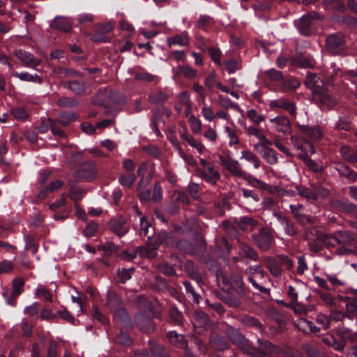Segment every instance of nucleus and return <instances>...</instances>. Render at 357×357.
<instances>
[{
    "mask_svg": "<svg viewBox=\"0 0 357 357\" xmlns=\"http://www.w3.org/2000/svg\"><path fill=\"white\" fill-rule=\"evenodd\" d=\"M330 241L334 244L340 245L336 250L338 255H344L354 253L356 251V246L354 243L356 237L353 232L350 231H338L333 236H329Z\"/></svg>",
    "mask_w": 357,
    "mask_h": 357,
    "instance_id": "obj_1",
    "label": "nucleus"
},
{
    "mask_svg": "<svg viewBox=\"0 0 357 357\" xmlns=\"http://www.w3.org/2000/svg\"><path fill=\"white\" fill-rule=\"evenodd\" d=\"M326 50L333 56L346 54L347 50V36L342 32L329 34L326 38Z\"/></svg>",
    "mask_w": 357,
    "mask_h": 357,
    "instance_id": "obj_2",
    "label": "nucleus"
},
{
    "mask_svg": "<svg viewBox=\"0 0 357 357\" xmlns=\"http://www.w3.org/2000/svg\"><path fill=\"white\" fill-rule=\"evenodd\" d=\"M199 162L202 167L196 168L197 176L206 182L215 185L220 179V174L215 169V165L204 158H200Z\"/></svg>",
    "mask_w": 357,
    "mask_h": 357,
    "instance_id": "obj_3",
    "label": "nucleus"
},
{
    "mask_svg": "<svg viewBox=\"0 0 357 357\" xmlns=\"http://www.w3.org/2000/svg\"><path fill=\"white\" fill-rule=\"evenodd\" d=\"M225 333L230 341L244 353L252 355L256 351L255 347L238 330L229 326L226 328Z\"/></svg>",
    "mask_w": 357,
    "mask_h": 357,
    "instance_id": "obj_4",
    "label": "nucleus"
},
{
    "mask_svg": "<svg viewBox=\"0 0 357 357\" xmlns=\"http://www.w3.org/2000/svg\"><path fill=\"white\" fill-rule=\"evenodd\" d=\"M192 324L195 333L199 335H205L208 331H211L214 329L213 321L206 313L201 310H197L194 312Z\"/></svg>",
    "mask_w": 357,
    "mask_h": 357,
    "instance_id": "obj_5",
    "label": "nucleus"
},
{
    "mask_svg": "<svg viewBox=\"0 0 357 357\" xmlns=\"http://www.w3.org/2000/svg\"><path fill=\"white\" fill-rule=\"evenodd\" d=\"M252 239L259 250L266 252L271 249L275 241L273 230L268 227H261L252 235Z\"/></svg>",
    "mask_w": 357,
    "mask_h": 357,
    "instance_id": "obj_6",
    "label": "nucleus"
},
{
    "mask_svg": "<svg viewBox=\"0 0 357 357\" xmlns=\"http://www.w3.org/2000/svg\"><path fill=\"white\" fill-rule=\"evenodd\" d=\"M323 17L316 11H310L294 21V24L303 36H310L312 33L311 26L314 21H321Z\"/></svg>",
    "mask_w": 357,
    "mask_h": 357,
    "instance_id": "obj_7",
    "label": "nucleus"
},
{
    "mask_svg": "<svg viewBox=\"0 0 357 357\" xmlns=\"http://www.w3.org/2000/svg\"><path fill=\"white\" fill-rule=\"evenodd\" d=\"M106 305L121 319H126L127 313L120 297L116 291H109L107 292Z\"/></svg>",
    "mask_w": 357,
    "mask_h": 357,
    "instance_id": "obj_8",
    "label": "nucleus"
},
{
    "mask_svg": "<svg viewBox=\"0 0 357 357\" xmlns=\"http://www.w3.org/2000/svg\"><path fill=\"white\" fill-rule=\"evenodd\" d=\"M175 238L172 233L160 231L152 237L148 236V245L153 250H156L159 245L172 246L174 244Z\"/></svg>",
    "mask_w": 357,
    "mask_h": 357,
    "instance_id": "obj_9",
    "label": "nucleus"
},
{
    "mask_svg": "<svg viewBox=\"0 0 357 357\" xmlns=\"http://www.w3.org/2000/svg\"><path fill=\"white\" fill-rule=\"evenodd\" d=\"M166 337L172 345L184 350L185 357H195L189 349L188 340L183 335L172 331L167 333Z\"/></svg>",
    "mask_w": 357,
    "mask_h": 357,
    "instance_id": "obj_10",
    "label": "nucleus"
},
{
    "mask_svg": "<svg viewBox=\"0 0 357 357\" xmlns=\"http://www.w3.org/2000/svg\"><path fill=\"white\" fill-rule=\"evenodd\" d=\"M221 164L234 176L247 179V173L242 169L237 160L230 157L220 155L219 157Z\"/></svg>",
    "mask_w": 357,
    "mask_h": 357,
    "instance_id": "obj_11",
    "label": "nucleus"
},
{
    "mask_svg": "<svg viewBox=\"0 0 357 357\" xmlns=\"http://www.w3.org/2000/svg\"><path fill=\"white\" fill-rule=\"evenodd\" d=\"M218 281H222L229 288L233 289H243L244 283L242 276L237 273H231L229 277L224 275L222 273L217 274Z\"/></svg>",
    "mask_w": 357,
    "mask_h": 357,
    "instance_id": "obj_12",
    "label": "nucleus"
},
{
    "mask_svg": "<svg viewBox=\"0 0 357 357\" xmlns=\"http://www.w3.org/2000/svg\"><path fill=\"white\" fill-rule=\"evenodd\" d=\"M269 107L272 109H282L289 113V114L296 117V107L295 103L287 98H280L276 100H273L269 102Z\"/></svg>",
    "mask_w": 357,
    "mask_h": 357,
    "instance_id": "obj_13",
    "label": "nucleus"
},
{
    "mask_svg": "<svg viewBox=\"0 0 357 357\" xmlns=\"http://www.w3.org/2000/svg\"><path fill=\"white\" fill-rule=\"evenodd\" d=\"M312 98L323 109H331L337 103L336 99L324 89L313 94Z\"/></svg>",
    "mask_w": 357,
    "mask_h": 357,
    "instance_id": "obj_14",
    "label": "nucleus"
},
{
    "mask_svg": "<svg viewBox=\"0 0 357 357\" xmlns=\"http://www.w3.org/2000/svg\"><path fill=\"white\" fill-rule=\"evenodd\" d=\"M257 342L259 347L255 348L256 351L252 356H255L257 354H261L264 356H269L273 354H279L281 351L279 346L271 343L267 340L259 338Z\"/></svg>",
    "mask_w": 357,
    "mask_h": 357,
    "instance_id": "obj_15",
    "label": "nucleus"
},
{
    "mask_svg": "<svg viewBox=\"0 0 357 357\" xmlns=\"http://www.w3.org/2000/svg\"><path fill=\"white\" fill-rule=\"evenodd\" d=\"M14 54L22 63L23 66L28 68H36L41 63V61L34 56L33 54L23 50H16Z\"/></svg>",
    "mask_w": 357,
    "mask_h": 357,
    "instance_id": "obj_16",
    "label": "nucleus"
},
{
    "mask_svg": "<svg viewBox=\"0 0 357 357\" xmlns=\"http://www.w3.org/2000/svg\"><path fill=\"white\" fill-rule=\"evenodd\" d=\"M290 140L294 146L300 150L305 155L314 154L315 153L314 146L307 140L305 139L301 136L294 135L291 136Z\"/></svg>",
    "mask_w": 357,
    "mask_h": 357,
    "instance_id": "obj_17",
    "label": "nucleus"
},
{
    "mask_svg": "<svg viewBox=\"0 0 357 357\" xmlns=\"http://www.w3.org/2000/svg\"><path fill=\"white\" fill-rule=\"evenodd\" d=\"M126 223V220L125 217H114L109 220V227L114 234L121 237L128 231Z\"/></svg>",
    "mask_w": 357,
    "mask_h": 357,
    "instance_id": "obj_18",
    "label": "nucleus"
},
{
    "mask_svg": "<svg viewBox=\"0 0 357 357\" xmlns=\"http://www.w3.org/2000/svg\"><path fill=\"white\" fill-rule=\"evenodd\" d=\"M305 84L307 88L312 91L313 94L324 89V82L317 74L307 73Z\"/></svg>",
    "mask_w": 357,
    "mask_h": 357,
    "instance_id": "obj_19",
    "label": "nucleus"
},
{
    "mask_svg": "<svg viewBox=\"0 0 357 357\" xmlns=\"http://www.w3.org/2000/svg\"><path fill=\"white\" fill-rule=\"evenodd\" d=\"M135 322L137 327L144 333H151L155 328L151 318L144 313L137 314L135 316Z\"/></svg>",
    "mask_w": 357,
    "mask_h": 357,
    "instance_id": "obj_20",
    "label": "nucleus"
},
{
    "mask_svg": "<svg viewBox=\"0 0 357 357\" xmlns=\"http://www.w3.org/2000/svg\"><path fill=\"white\" fill-rule=\"evenodd\" d=\"M176 247L181 251L192 255L196 254L198 251L204 249L205 245L204 242H201L199 245H194L187 240H180L176 243Z\"/></svg>",
    "mask_w": 357,
    "mask_h": 357,
    "instance_id": "obj_21",
    "label": "nucleus"
},
{
    "mask_svg": "<svg viewBox=\"0 0 357 357\" xmlns=\"http://www.w3.org/2000/svg\"><path fill=\"white\" fill-rule=\"evenodd\" d=\"M53 29L59 30L63 32H69L72 30V22L70 20L63 16L55 17L50 24Z\"/></svg>",
    "mask_w": 357,
    "mask_h": 357,
    "instance_id": "obj_22",
    "label": "nucleus"
},
{
    "mask_svg": "<svg viewBox=\"0 0 357 357\" xmlns=\"http://www.w3.org/2000/svg\"><path fill=\"white\" fill-rule=\"evenodd\" d=\"M300 130L314 141L320 140L324 137V132L319 126L303 125L300 126Z\"/></svg>",
    "mask_w": 357,
    "mask_h": 357,
    "instance_id": "obj_23",
    "label": "nucleus"
},
{
    "mask_svg": "<svg viewBox=\"0 0 357 357\" xmlns=\"http://www.w3.org/2000/svg\"><path fill=\"white\" fill-rule=\"evenodd\" d=\"M61 86L79 96L83 95L86 89V84L83 82L77 80L63 81L61 82Z\"/></svg>",
    "mask_w": 357,
    "mask_h": 357,
    "instance_id": "obj_24",
    "label": "nucleus"
},
{
    "mask_svg": "<svg viewBox=\"0 0 357 357\" xmlns=\"http://www.w3.org/2000/svg\"><path fill=\"white\" fill-rule=\"evenodd\" d=\"M334 168L337 171L340 176L346 178L349 183L356 181L357 173L349 166L342 163H336V166Z\"/></svg>",
    "mask_w": 357,
    "mask_h": 357,
    "instance_id": "obj_25",
    "label": "nucleus"
},
{
    "mask_svg": "<svg viewBox=\"0 0 357 357\" xmlns=\"http://www.w3.org/2000/svg\"><path fill=\"white\" fill-rule=\"evenodd\" d=\"M190 43L189 34L187 31L171 36L167 38V44L169 47L172 45L187 46Z\"/></svg>",
    "mask_w": 357,
    "mask_h": 357,
    "instance_id": "obj_26",
    "label": "nucleus"
},
{
    "mask_svg": "<svg viewBox=\"0 0 357 357\" xmlns=\"http://www.w3.org/2000/svg\"><path fill=\"white\" fill-rule=\"evenodd\" d=\"M238 256L241 259H249L254 261L259 260L258 254L250 245L241 243L238 249Z\"/></svg>",
    "mask_w": 357,
    "mask_h": 357,
    "instance_id": "obj_27",
    "label": "nucleus"
},
{
    "mask_svg": "<svg viewBox=\"0 0 357 357\" xmlns=\"http://www.w3.org/2000/svg\"><path fill=\"white\" fill-rule=\"evenodd\" d=\"M209 344L211 347L219 351H223L229 348V343L225 338L218 334L213 333L211 335Z\"/></svg>",
    "mask_w": 357,
    "mask_h": 357,
    "instance_id": "obj_28",
    "label": "nucleus"
},
{
    "mask_svg": "<svg viewBox=\"0 0 357 357\" xmlns=\"http://www.w3.org/2000/svg\"><path fill=\"white\" fill-rule=\"evenodd\" d=\"M329 238L324 233L321 232L319 235H317L316 237L307 242L308 247L310 251L313 252H317L320 251L322 248L324 243Z\"/></svg>",
    "mask_w": 357,
    "mask_h": 357,
    "instance_id": "obj_29",
    "label": "nucleus"
},
{
    "mask_svg": "<svg viewBox=\"0 0 357 357\" xmlns=\"http://www.w3.org/2000/svg\"><path fill=\"white\" fill-rule=\"evenodd\" d=\"M340 153L342 158L349 163L357 162V150L349 146H341Z\"/></svg>",
    "mask_w": 357,
    "mask_h": 357,
    "instance_id": "obj_30",
    "label": "nucleus"
},
{
    "mask_svg": "<svg viewBox=\"0 0 357 357\" xmlns=\"http://www.w3.org/2000/svg\"><path fill=\"white\" fill-rule=\"evenodd\" d=\"M271 122L275 123V128L278 132L288 133L291 130L290 122L286 116H276L275 118L271 119Z\"/></svg>",
    "mask_w": 357,
    "mask_h": 357,
    "instance_id": "obj_31",
    "label": "nucleus"
},
{
    "mask_svg": "<svg viewBox=\"0 0 357 357\" xmlns=\"http://www.w3.org/2000/svg\"><path fill=\"white\" fill-rule=\"evenodd\" d=\"M301 86V83L296 78L289 77L286 79H282L280 85V91L283 93L293 91L297 89Z\"/></svg>",
    "mask_w": 357,
    "mask_h": 357,
    "instance_id": "obj_32",
    "label": "nucleus"
},
{
    "mask_svg": "<svg viewBox=\"0 0 357 357\" xmlns=\"http://www.w3.org/2000/svg\"><path fill=\"white\" fill-rule=\"evenodd\" d=\"M276 217L280 225L283 226L285 233L288 236H293L296 234L297 229L289 218L280 214L276 215Z\"/></svg>",
    "mask_w": 357,
    "mask_h": 357,
    "instance_id": "obj_33",
    "label": "nucleus"
},
{
    "mask_svg": "<svg viewBox=\"0 0 357 357\" xmlns=\"http://www.w3.org/2000/svg\"><path fill=\"white\" fill-rule=\"evenodd\" d=\"M79 176L84 179H91L95 176L96 166L90 162H84L79 170Z\"/></svg>",
    "mask_w": 357,
    "mask_h": 357,
    "instance_id": "obj_34",
    "label": "nucleus"
},
{
    "mask_svg": "<svg viewBox=\"0 0 357 357\" xmlns=\"http://www.w3.org/2000/svg\"><path fill=\"white\" fill-rule=\"evenodd\" d=\"M261 158L269 165H275L278 163V157L277 152L273 149H266L257 152Z\"/></svg>",
    "mask_w": 357,
    "mask_h": 357,
    "instance_id": "obj_35",
    "label": "nucleus"
},
{
    "mask_svg": "<svg viewBox=\"0 0 357 357\" xmlns=\"http://www.w3.org/2000/svg\"><path fill=\"white\" fill-rule=\"evenodd\" d=\"M267 267L271 275L280 278L282 274V269L277 259L272 257H267Z\"/></svg>",
    "mask_w": 357,
    "mask_h": 357,
    "instance_id": "obj_36",
    "label": "nucleus"
},
{
    "mask_svg": "<svg viewBox=\"0 0 357 357\" xmlns=\"http://www.w3.org/2000/svg\"><path fill=\"white\" fill-rule=\"evenodd\" d=\"M63 185V182L61 180H56L54 181H52L39 192L38 197L41 199H44L46 197L48 193L53 192L57 190Z\"/></svg>",
    "mask_w": 357,
    "mask_h": 357,
    "instance_id": "obj_37",
    "label": "nucleus"
},
{
    "mask_svg": "<svg viewBox=\"0 0 357 357\" xmlns=\"http://www.w3.org/2000/svg\"><path fill=\"white\" fill-rule=\"evenodd\" d=\"M214 24L213 18L207 15H201L195 22L196 28L207 31Z\"/></svg>",
    "mask_w": 357,
    "mask_h": 357,
    "instance_id": "obj_38",
    "label": "nucleus"
},
{
    "mask_svg": "<svg viewBox=\"0 0 357 357\" xmlns=\"http://www.w3.org/2000/svg\"><path fill=\"white\" fill-rule=\"evenodd\" d=\"M148 344L153 357H167L165 347L162 345L158 344L153 340H149Z\"/></svg>",
    "mask_w": 357,
    "mask_h": 357,
    "instance_id": "obj_39",
    "label": "nucleus"
},
{
    "mask_svg": "<svg viewBox=\"0 0 357 357\" xmlns=\"http://www.w3.org/2000/svg\"><path fill=\"white\" fill-rule=\"evenodd\" d=\"M331 205L332 207L340 211L347 213L353 212L356 209V207L354 204H348L338 199L331 201Z\"/></svg>",
    "mask_w": 357,
    "mask_h": 357,
    "instance_id": "obj_40",
    "label": "nucleus"
},
{
    "mask_svg": "<svg viewBox=\"0 0 357 357\" xmlns=\"http://www.w3.org/2000/svg\"><path fill=\"white\" fill-rule=\"evenodd\" d=\"M168 96L162 91H156L149 94V100L151 104H163L168 100Z\"/></svg>",
    "mask_w": 357,
    "mask_h": 357,
    "instance_id": "obj_41",
    "label": "nucleus"
},
{
    "mask_svg": "<svg viewBox=\"0 0 357 357\" xmlns=\"http://www.w3.org/2000/svg\"><path fill=\"white\" fill-rule=\"evenodd\" d=\"M242 196L245 200L246 204L252 205L260 201V197L254 190L242 188L241 189Z\"/></svg>",
    "mask_w": 357,
    "mask_h": 357,
    "instance_id": "obj_42",
    "label": "nucleus"
},
{
    "mask_svg": "<svg viewBox=\"0 0 357 357\" xmlns=\"http://www.w3.org/2000/svg\"><path fill=\"white\" fill-rule=\"evenodd\" d=\"M234 222L241 229H245V226L249 225L252 229L258 225V221L250 216H242L236 218Z\"/></svg>",
    "mask_w": 357,
    "mask_h": 357,
    "instance_id": "obj_43",
    "label": "nucleus"
},
{
    "mask_svg": "<svg viewBox=\"0 0 357 357\" xmlns=\"http://www.w3.org/2000/svg\"><path fill=\"white\" fill-rule=\"evenodd\" d=\"M13 76L19 78L22 81H26V82H32L34 83H39L40 84L42 82V78L38 75H32L26 72L25 73H17V72H13L12 73Z\"/></svg>",
    "mask_w": 357,
    "mask_h": 357,
    "instance_id": "obj_44",
    "label": "nucleus"
},
{
    "mask_svg": "<svg viewBox=\"0 0 357 357\" xmlns=\"http://www.w3.org/2000/svg\"><path fill=\"white\" fill-rule=\"evenodd\" d=\"M185 271L188 275L194 280H195L197 284H199L202 282V277L200 273H199L197 267L192 261H188L185 266Z\"/></svg>",
    "mask_w": 357,
    "mask_h": 357,
    "instance_id": "obj_45",
    "label": "nucleus"
},
{
    "mask_svg": "<svg viewBox=\"0 0 357 357\" xmlns=\"http://www.w3.org/2000/svg\"><path fill=\"white\" fill-rule=\"evenodd\" d=\"M241 159L250 162L253 164L255 169L259 168L261 165V160L258 156L250 151H243L241 152Z\"/></svg>",
    "mask_w": 357,
    "mask_h": 357,
    "instance_id": "obj_46",
    "label": "nucleus"
},
{
    "mask_svg": "<svg viewBox=\"0 0 357 357\" xmlns=\"http://www.w3.org/2000/svg\"><path fill=\"white\" fill-rule=\"evenodd\" d=\"M181 137L183 139L186 141L189 145L193 148H195L199 153H203L205 149L204 146L201 142H197L192 135L187 132H184L181 135Z\"/></svg>",
    "mask_w": 357,
    "mask_h": 357,
    "instance_id": "obj_47",
    "label": "nucleus"
},
{
    "mask_svg": "<svg viewBox=\"0 0 357 357\" xmlns=\"http://www.w3.org/2000/svg\"><path fill=\"white\" fill-rule=\"evenodd\" d=\"M296 190L299 195L301 197H303L307 199H317V194L314 192V188L311 189L303 185H299L296 187Z\"/></svg>",
    "mask_w": 357,
    "mask_h": 357,
    "instance_id": "obj_48",
    "label": "nucleus"
},
{
    "mask_svg": "<svg viewBox=\"0 0 357 357\" xmlns=\"http://www.w3.org/2000/svg\"><path fill=\"white\" fill-rule=\"evenodd\" d=\"M169 314L172 320L177 325L181 326L183 322V314L174 306L169 308Z\"/></svg>",
    "mask_w": 357,
    "mask_h": 357,
    "instance_id": "obj_49",
    "label": "nucleus"
},
{
    "mask_svg": "<svg viewBox=\"0 0 357 357\" xmlns=\"http://www.w3.org/2000/svg\"><path fill=\"white\" fill-rule=\"evenodd\" d=\"M53 71L61 79L74 77L77 74L75 70L63 68L60 66L54 68Z\"/></svg>",
    "mask_w": 357,
    "mask_h": 357,
    "instance_id": "obj_50",
    "label": "nucleus"
},
{
    "mask_svg": "<svg viewBox=\"0 0 357 357\" xmlns=\"http://www.w3.org/2000/svg\"><path fill=\"white\" fill-rule=\"evenodd\" d=\"M177 70L178 73L188 79H192L197 75V70L189 66H178Z\"/></svg>",
    "mask_w": 357,
    "mask_h": 357,
    "instance_id": "obj_51",
    "label": "nucleus"
},
{
    "mask_svg": "<svg viewBox=\"0 0 357 357\" xmlns=\"http://www.w3.org/2000/svg\"><path fill=\"white\" fill-rule=\"evenodd\" d=\"M260 142L256 144L254 146V150L257 152L261 151H265L266 149H271L269 146L273 144V142L269 140L266 138L265 135L264 134L263 136L259 139Z\"/></svg>",
    "mask_w": 357,
    "mask_h": 357,
    "instance_id": "obj_52",
    "label": "nucleus"
},
{
    "mask_svg": "<svg viewBox=\"0 0 357 357\" xmlns=\"http://www.w3.org/2000/svg\"><path fill=\"white\" fill-rule=\"evenodd\" d=\"M136 179L135 174H122L119 177V183L123 187L130 188Z\"/></svg>",
    "mask_w": 357,
    "mask_h": 357,
    "instance_id": "obj_53",
    "label": "nucleus"
},
{
    "mask_svg": "<svg viewBox=\"0 0 357 357\" xmlns=\"http://www.w3.org/2000/svg\"><path fill=\"white\" fill-rule=\"evenodd\" d=\"M294 62L296 65L301 68H310L312 66L311 59L302 54L297 55L294 58Z\"/></svg>",
    "mask_w": 357,
    "mask_h": 357,
    "instance_id": "obj_54",
    "label": "nucleus"
},
{
    "mask_svg": "<svg viewBox=\"0 0 357 357\" xmlns=\"http://www.w3.org/2000/svg\"><path fill=\"white\" fill-rule=\"evenodd\" d=\"M265 75L271 82H282L283 79V75L282 72L277 70L274 68H271L264 72Z\"/></svg>",
    "mask_w": 357,
    "mask_h": 357,
    "instance_id": "obj_55",
    "label": "nucleus"
},
{
    "mask_svg": "<svg viewBox=\"0 0 357 357\" xmlns=\"http://www.w3.org/2000/svg\"><path fill=\"white\" fill-rule=\"evenodd\" d=\"M174 146L178 151L179 155L185 160V162H187L191 167H197V162L194 158L193 156H192L191 155L185 154L183 151V150L179 144H176Z\"/></svg>",
    "mask_w": 357,
    "mask_h": 357,
    "instance_id": "obj_56",
    "label": "nucleus"
},
{
    "mask_svg": "<svg viewBox=\"0 0 357 357\" xmlns=\"http://www.w3.org/2000/svg\"><path fill=\"white\" fill-rule=\"evenodd\" d=\"M56 105L59 107H72L78 105L74 98L61 97L56 100Z\"/></svg>",
    "mask_w": 357,
    "mask_h": 357,
    "instance_id": "obj_57",
    "label": "nucleus"
},
{
    "mask_svg": "<svg viewBox=\"0 0 357 357\" xmlns=\"http://www.w3.org/2000/svg\"><path fill=\"white\" fill-rule=\"evenodd\" d=\"M135 79L146 82H154L158 81V77L148 72L137 73L135 75Z\"/></svg>",
    "mask_w": 357,
    "mask_h": 357,
    "instance_id": "obj_58",
    "label": "nucleus"
},
{
    "mask_svg": "<svg viewBox=\"0 0 357 357\" xmlns=\"http://www.w3.org/2000/svg\"><path fill=\"white\" fill-rule=\"evenodd\" d=\"M208 52L211 56V60L221 66L222 65V62L221 61V55L222 53L219 49H216L215 47H208Z\"/></svg>",
    "mask_w": 357,
    "mask_h": 357,
    "instance_id": "obj_59",
    "label": "nucleus"
},
{
    "mask_svg": "<svg viewBox=\"0 0 357 357\" xmlns=\"http://www.w3.org/2000/svg\"><path fill=\"white\" fill-rule=\"evenodd\" d=\"M24 282L22 278H16L13 281L12 289L13 293L17 297L24 290Z\"/></svg>",
    "mask_w": 357,
    "mask_h": 357,
    "instance_id": "obj_60",
    "label": "nucleus"
},
{
    "mask_svg": "<svg viewBox=\"0 0 357 357\" xmlns=\"http://www.w3.org/2000/svg\"><path fill=\"white\" fill-rule=\"evenodd\" d=\"M222 64L226 66L227 72L230 74L234 73L237 70L241 68L240 63L236 59L225 61Z\"/></svg>",
    "mask_w": 357,
    "mask_h": 357,
    "instance_id": "obj_61",
    "label": "nucleus"
},
{
    "mask_svg": "<svg viewBox=\"0 0 357 357\" xmlns=\"http://www.w3.org/2000/svg\"><path fill=\"white\" fill-rule=\"evenodd\" d=\"M218 102L220 106L226 109L230 107L237 109L238 108V105L236 103L233 102L229 98L225 97L222 95L218 96Z\"/></svg>",
    "mask_w": 357,
    "mask_h": 357,
    "instance_id": "obj_62",
    "label": "nucleus"
},
{
    "mask_svg": "<svg viewBox=\"0 0 357 357\" xmlns=\"http://www.w3.org/2000/svg\"><path fill=\"white\" fill-rule=\"evenodd\" d=\"M75 119V115L73 113H62L59 116L58 123L63 127H66Z\"/></svg>",
    "mask_w": 357,
    "mask_h": 357,
    "instance_id": "obj_63",
    "label": "nucleus"
},
{
    "mask_svg": "<svg viewBox=\"0 0 357 357\" xmlns=\"http://www.w3.org/2000/svg\"><path fill=\"white\" fill-rule=\"evenodd\" d=\"M346 310L348 312L357 317V298H348L346 303Z\"/></svg>",
    "mask_w": 357,
    "mask_h": 357,
    "instance_id": "obj_64",
    "label": "nucleus"
}]
</instances>
